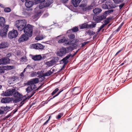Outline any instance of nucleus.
<instances>
[{"mask_svg": "<svg viewBox=\"0 0 132 132\" xmlns=\"http://www.w3.org/2000/svg\"><path fill=\"white\" fill-rule=\"evenodd\" d=\"M123 0H113L114 2L116 4H119L123 2Z\"/></svg>", "mask_w": 132, "mask_h": 132, "instance_id": "79ce46f5", "label": "nucleus"}, {"mask_svg": "<svg viewBox=\"0 0 132 132\" xmlns=\"http://www.w3.org/2000/svg\"><path fill=\"white\" fill-rule=\"evenodd\" d=\"M29 37L27 35L23 34L18 39L19 43L23 42L29 39Z\"/></svg>", "mask_w": 132, "mask_h": 132, "instance_id": "ddd939ff", "label": "nucleus"}, {"mask_svg": "<svg viewBox=\"0 0 132 132\" xmlns=\"http://www.w3.org/2000/svg\"><path fill=\"white\" fill-rule=\"evenodd\" d=\"M5 18L2 17H0V26L1 27L5 26Z\"/></svg>", "mask_w": 132, "mask_h": 132, "instance_id": "6ab92c4d", "label": "nucleus"}, {"mask_svg": "<svg viewBox=\"0 0 132 132\" xmlns=\"http://www.w3.org/2000/svg\"><path fill=\"white\" fill-rule=\"evenodd\" d=\"M4 113V111L2 110L1 109H0V114H2Z\"/></svg>", "mask_w": 132, "mask_h": 132, "instance_id": "4d7b16f0", "label": "nucleus"}, {"mask_svg": "<svg viewBox=\"0 0 132 132\" xmlns=\"http://www.w3.org/2000/svg\"><path fill=\"white\" fill-rule=\"evenodd\" d=\"M4 71L3 69H0V73H4Z\"/></svg>", "mask_w": 132, "mask_h": 132, "instance_id": "603ef678", "label": "nucleus"}, {"mask_svg": "<svg viewBox=\"0 0 132 132\" xmlns=\"http://www.w3.org/2000/svg\"><path fill=\"white\" fill-rule=\"evenodd\" d=\"M48 13H46L45 14L44 16H43V17H47V16H48Z\"/></svg>", "mask_w": 132, "mask_h": 132, "instance_id": "6e6d98bb", "label": "nucleus"}, {"mask_svg": "<svg viewBox=\"0 0 132 132\" xmlns=\"http://www.w3.org/2000/svg\"><path fill=\"white\" fill-rule=\"evenodd\" d=\"M71 42H72V41H71L70 42H68L67 43V44L68 45L70 44H72Z\"/></svg>", "mask_w": 132, "mask_h": 132, "instance_id": "338daca9", "label": "nucleus"}, {"mask_svg": "<svg viewBox=\"0 0 132 132\" xmlns=\"http://www.w3.org/2000/svg\"><path fill=\"white\" fill-rule=\"evenodd\" d=\"M44 46L40 44L35 43L32 44L30 46V48L32 49H35L37 50H42L43 49Z\"/></svg>", "mask_w": 132, "mask_h": 132, "instance_id": "6e6552de", "label": "nucleus"}, {"mask_svg": "<svg viewBox=\"0 0 132 132\" xmlns=\"http://www.w3.org/2000/svg\"><path fill=\"white\" fill-rule=\"evenodd\" d=\"M124 5H125V4L124 3H122V4H120L119 5V9H121L124 6Z\"/></svg>", "mask_w": 132, "mask_h": 132, "instance_id": "49530a36", "label": "nucleus"}, {"mask_svg": "<svg viewBox=\"0 0 132 132\" xmlns=\"http://www.w3.org/2000/svg\"><path fill=\"white\" fill-rule=\"evenodd\" d=\"M110 18H108L106 20H105L104 21V24L105 25H106L108 24L110 20Z\"/></svg>", "mask_w": 132, "mask_h": 132, "instance_id": "e433bc0d", "label": "nucleus"}, {"mask_svg": "<svg viewBox=\"0 0 132 132\" xmlns=\"http://www.w3.org/2000/svg\"><path fill=\"white\" fill-rule=\"evenodd\" d=\"M68 37L70 39H72L75 38V36L73 34H71L70 35H69Z\"/></svg>", "mask_w": 132, "mask_h": 132, "instance_id": "37998d69", "label": "nucleus"}, {"mask_svg": "<svg viewBox=\"0 0 132 132\" xmlns=\"http://www.w3.org/2000/svg\"><path fill=\"white\" fill-rule=\"evenodd\" d=\"M35 14L34 16H32V18L34 20H37L39 17L40 14L42 13V11L40 10L38 7H36L35 9Z\"/></svg>", "mask_w": 132, "mask_h": 132, "instance_id": "39448f33", "label": "nucleus"}, {"mask_svg": "<svg viewBox=\"0 0 132 132\" xmlns=\"http://www.w3.org/2000/svg\"><path fill=\"white\" fill-rule=\"evenodd\" d=\"M68 0H61L62 2L63 3H66Z\"/></svg>", "mask_w": 132, "mask_h": 132, "instance_id": "3c124183", "label": "nucleus"}, {"mask_svg": "<svg viewBox=\"0 0 132 132\" xmlns=\"http://www.w3.org/2000/svg\"><path fill=\"white\" fill-rule=\"evenodd\" d=\"M78 29L77 27H75L73 28L72 29V30L73 32H76L78 31Z\"/></svg>", "mask_w": 132, "mask_h": 132, "instance_id": "a19ab883", "label": "nucleus"}, {"mask_svg": "<svg viewBox=\"0 0 132 132\" xmlns=\"http://www.w3.org/2000/svg\"><path fill=\"white\" fill-rule=\"evenodd\" d=\"M9 26L8 25H5L4 27L0 30V35L2 37L6 36L7 32L8 30Z\"/></svg>", "mask_w": 132, "mask_h": 132, "instance_id": "1a4fd4ad", "label": "nucleus"}, {"mask_svg": "<svg viewBox=\"0 0 132 132\" xmlns=\"http://www.w3.org/2000/svg\"><path fill=\"white\" fill-rule=\"evenodd\" d=\"M0 7H3L4 6L2 4H0Z\"/></svg>", "mask_w": 132, "mask_h": 132, "instance_id": "69168bd1", "label": "nucleus"}, {"mask_svg": "<svg viewBox=\"0 0 132 132\" xmlns=\"http://www.w3.org/2000/svg\"><path fill=\"white\" fill-rule=\"evenodd\" d=\"M27 21L25 20H18L16 21L15 26L18 30L21 31L23 30L27 25Z\"/></svg>", "mask_w": 132, "mask_h": 132, "instance_id": "f03ea898", "label": "nucleus"}, {"mask_svg": "<svg viewBox=\"0 0 132 132\" xmlns=\"http://www.w3.org/2000/svg\"><path fill=\"white\" fill-rule=\"evenodd\" d=\"M23 72L21 73L20 75V76H21L22 77H23L24 76V75L23 74Z\"/></svg>", "mask_w": 132, "mask_h": 132, "instance_id": "052dcab7", "label": "nucleus"}, {"mask_svg": "<svg viewBox=\"0 0 132 132\" xmlns=\"http://www.w3.org/2000/svg\"><path fill=\"white\" fill-rule=\"evenodd\" d=\"M33 27L32 25L28 24L23 29L24 33L29 37H31L32 35Z\"/></svg>", "mask_w": 132, "mask_h": 132, "instance_id": "7ed1b4c3", "label": "nucleus"}, {"mask_svg": "<svg viewBox=\"0 0 132 132\" xmlns=\"http://www.w3.org/2000/svg\"><path fill=\"white\" fill-rule=\"evenodd\" d=\"M13 66L7 65L5 67V69L8 70L12 69L14 68Z\"/></svg>", "mask_w": 132, "mask_h": 132, "instance_id": "c9c22d12", "label": "nucleus"}, {"mask_svg": "<svg viewBox=\"0 0 132 132\" xmlns=\"http://www.w3.org/2000/svg\"><path fill=\"white\" fill-rule=\"evenodd\" d=\"M29 85L30 86L26 89V91L27 92V93H29L35 88V87H34L31 85Z\"/></svg>", "mask_w": 132, "mask_h": 132, "instance_id": "393cba45", "label": "nucleus"}, {"mask_svg": "<svg viewBox=\"0 0 132 132\" xmlns=\"http://www.w3.org/2000/svg\"><path fill=\"white\" fill-rule=\"evenodd\" d=\"M85 1L86 2V3H82L80 5L79 7V9L82 10L84 11L89 10L92 9L94 7L97 6L98 4L97 3V0H94L90 5L87 6V1Z\"/></svg>", "mask_w": 132, "mask_h": 132, "instance_id": "f257e3e1", "label": "nucleus"}, {"mask_svg": "<svg viewBox=\"0 0 132 132\" xmlns=\"http://www.w3.org/2000/svg\"><path fill=\"white\" fill-rule=\"evenodd\" d=\"M39 82L38 78H36L30 80L28 81L27 84L28 85H31L34 87H36V85L35 84L38 83Z\"/></svg>", "mask_w": 132, "mask_h": 132, "instance_id": "f8f14e48", "label": "nucleus"}, {"mask_svg": "<svg viewBox=\"0 0 132 132\" xmlns=\"http://www.w3.org/2000/svg\"><path fill=\"white\" fill-rule=\"evenodd\" d=\"M105 18L102 14L100 15H98L93 17V20L97 22H100V21L105 19Z\"/></svg>", "mask_w": 132, "mask_h": 132, "instance_id": "2eb2a0df", "label": "nucleus"}, {"mask_svg": "<svg viewBox=\"0 0 132 132\" xmlns=\"http://www.w3.org/2000/svg\"><path fill=\"white\" fill-rule=\"evenodd\" d=\"M52 73V72L50 71H49L47 72L42 75V77L45 76H49Z\"/></svg>", "mask_w": 132, "mask_h": 132, "instance_id": "473e14b6", "label": "nucleus"}, {"mask_svg": "<svg viewBox=\"0 0 132 132\" xmlns=\"http://www.w3.org/2000/svg\"><path fill=\"white\" fill-rule=\"evenodd\" d=\"M105 26V24H103L101 26L103 28Z\"/></svg>", "mask_w": 132, "mask_h": 132, "instance_id": "774afa93", "label": "nucleus"}, {"mask_svg": "<svg viewBox=\"0 0 132 132\" xmlns=\"http://www.w3.org/2000/svg\"><path fill=\"white\" fill-rule=\"evenodd\" d=\"M108 9H112L116 7L115 5L113 4L111 2H110L109 1H108Z\"/></svg>", "mask_w": 132, "mask_h": 132, "instance_id": "b1692460", "label": "nucleus"}, {"mask_svg": "<svg viewBox=\"0 0 132 132\" xmlns=\"http://www.w3.org/2000/svg\"><path fill=\"white\" fill-rule=\"evenodd\" d=\"M10 109V108L6 106L4 110H9Z\"/></svg>", "mask_w": 132, "mask_h": 132, "instance_id": "5fc2aeb1", "label": "nucleus"}, {"mask_svg": "<svg viewBox=\"0 0 132 132\" xmlns=\"http://www.w3.org/2000/svg\"><path fill=\"white\" fill-rule=\"evenodd\" d=\"M45 37V36L42 35H39L35 37V39L37 40H40L43 39Z\"/></svg>", "mask_w": 132, "mask_h": 132, "instance_id": "5701e85b", "label": "nucleus"}, {"mask_svg": "<svg viewBox=\"0 0 132 132\" xmlns=\"http://www.w3.org/2000/svg\"><path fill=\"white\" fill-rule=\"evenodd\" d=\"M34 5V3L31 1L28 0L25 3V6L28 8H30Z\"/></svg>", "mask_w": 132, "mask_h": 132, "instance_id": "dca6fc26", "label": "nucleus"}, {"mask_svg": "<svg viewBox=\"0 0 132 132\" xmlns=\"http://www.w3.org/2000/svg\"><path fill=\"white\" fill-rule=\"evenodd\" d=\"M11 11V9L9 7H6L4 8V11L6 12H9Z\"/></svg>", "mask_w": 132, "mask_h": 132, "instance_id": "f704fd0d", "label": "nucleus"}, {"mask_svg": "<svg viewBox=\"0 0 132 132\" xmlns=\"http://www.w3.org/2000/svg\"><path fill=\"white\" fill-rule=\"evenodd\" d=\"M18 79V78L17 77H10L9 81L11 83H12L15 80Z\"/></svg>", "mask_w": 132, "mask_h": 132, "instance_id": "cd10ccee", "label": "nucleus"}, {"mask_svg": "<svg viewBox=\"0 0 132 132\" xmlns=\"http://www.w3.org/2000/svg\"><path fill=\"white\" fill-rule=\"evenodd\" d=\"M61 38L58 41L59 43H61L67 42V40L66 39L65 37L63 36L61 37Z\"/></svg>", "mask_w": 132, "mask_h": 132, "instance_id": "a878e982", "label": "nucleus"}, {"mask_svg": "<svg viewBox=\"0 0 132 132\" xmlns=\"http://www.w3.org/2000/svg\"><path fill=\"white\" fill-rule=\"evenodd\" d=\"M15 91V89L12 88L9 89L6 91L2 93L1 95L3 96H12Z\"/></svg>", "mask_w": 132, "mask_h": 132, "instance_id": "0eeeda50", "label": "nucleus"}, {"mask_svg": "<svg viewBox=\"0 0 132 132\" xmlns=\"http://www.w3.org/2000/svg\"><path fill=\"white\" fill-rule=\"evenodd\" d=\"M75 42L74 43H77L78 42H79V40L77 39H76V40H75Z\"/></svg>", "mask_w": 132, "mask_h": 132, "instance_id": "e2e57ef3", "label": "nucleus"}, {"mask_svg": "<svg viewBox=\"0 0 132 132\" xmlns=\"http://www.w3.org/2000/svg\"><path fill=\"white\" fill-rule=\"evenodd\" d=\"M108 11V12H109L110 13L113 12V10H109Z\"/></svg>", "mask_w": 132, "mask_h": 132, "instance_id": "680f3d73", "label": "nucleus"}, {"mask_svg": "<svg viewBox=\"0 0 132 132\" xmlns=\"http://www.w3.org/2000/svg\"><path fill=\"white\" fill-rule=\"evenodd\" d=\"M63 114L62 113H60L58 115L57 118L58 119H60L61 117L63 116Z\"/></svg>", "mask_w": 132, "mask_h": 132, "instance_id": "a18cd8bd", "label": "nucleus"}, {"mask_svg": "<svg viewBox=\"0 0 132 132\" xmlns=\"http://www.w3.org/2000/svg\"><path fill=\"white\" fill-rule=\"evenodd\" d=\"M50 117H49L48 119L44 123V125H45L48 122V121H49V120H50Z\"/></svg>", "mask_w": 132, "mask_h": 132, "instance_id": "864d4df0", "label": "nucleus"}, {"mask_svg": "<svg viewBox=\"0 0 132 132\" xmlns=\"http://www.w3.org/2000/svg\"><path fill=\"white\" fill-rule=\"evenodd\" d=\"M23 14L24 15H26V16L27 17L28 16H29V13L28 12H23Z\"/></svg>", "mask_w": 132, "mask_h": 132, "instance_id": "de8ad7c7", "label": "nucleus"}, {"mask_svg": "<svg viewBox=\"0 0 132 132\" xmlns=\"http://www.w3.org/2000/svg\"><path fill=\"white\" fill-rule=\"evenodd\" d=\"M58 90L59 89L57 88H56L53 92L51 94L52 95H54Z\"/></svg>", "mask_w": 132, "mask_h": 132, "instance_id": "c03bdc74", "label": "nucleus"}, {"mask_svg": "<svg viewBox=\"0 0 132 132\" xmlns=\"http://www.w3.org/2000/svg\"><path fill=\"white\" fill-rule=\"evenodd\" d=\"M89 25L87 24L86 23L83 24L80 26V28L81 29L89 28Z\"/></svg>", "mask_w": 132, "mask_h": 132, "instance_id": "7c9ffc66", "label": "nucleus"}, {"mask_svg": "<svg viewBox=\"0 0 132 132\" xmlns=\"http://www.w3.org/2000/svg\"><path fill=\"white\" fill-rule=\"evenodd\" d=\"M11 101V98L6 97L3 98L1 100V102L3 103H9Z\"/></svg>", "mask_w": 132, "mask_h": 132, "instance_id": "aec40b11", "label": "nucleus"}, {"mask_svg": "<svg viewBox=\"0 0 132 132\" xmlns=\"http://www.w3.org/2000/svg\"><path fill=\"white\" fill-rule=\"evenodd\" d=\"M67 53L65 48L62 47L57 52L56 54L58 56H62L64 55Z\"/></svg>", "mask_w": 132, "mask_h": 132, "instance_id": "9b49d317", "label": "nucleus"}, {"mask_svg": "<svg viewBox=\"0 0 132 132\" xmlns=\"http://www.w3.org/2000/svg\"><path fill=\"white\" fill-rule=\"evenodd\" d=\"M108 1H107L105 3V4H103L102 5V7L105 9H108Z\"/></svg>", "mask_w": 132, "mask_h": 132, "instance_id": "2f4dec72", "label": "nucleus"}, {"mask_svg": "<svg viewBox=\"0 0 132 132\" xmlns=\"http://www.w3.org/2000/svg\"><path fill=\"white\" fill-rule=\"evenodd\" d=\"M40 72L39 71L37 73L36 72H32L30 74V76L31 77H34L36 76L37 74H39Z\"/></svg>", "mask_w": 132, "mask_h": 132, "instance_id": "72a5a7b5", "label": "nucleus"}, {"mask_svg": "<svg viewBox=\"0 0 132 132\" xmlns=\"http://www.w3.org/2000/svg\"><path fill=\"white\" fill-rule=\"evenodd\" d=\"M71 55L70 54H69L63 58L61 60V61H63V62L64 63V64L67 63V60L71 56Z\"/></svg>", "mask_w": 132, "mask_h": 132, "instance_id": "bb28decb", "label": "nucleus"}, {"mask_svg": "<svg viewBox=\"0 0 132 132\" xmlns=\"http://www.w3.org/2000/svg\"><path fill=\"white\" fill-rule=\"evenodd\" d=\"M11 54L10 53H9L6 56L7 57H9L11 56Z\"/></svg>", "mask_w": 132, "mask_h": 132, "instance_id": "13d9d810", "label": "nucleus"}, {"mask_svg": "<svg viewBox=\"0 0 132 132\" xmlns=\"http://www.w3.org/2000/svg\"><path fill=\"white\" fill-rule=\"evenodd\" d=\"M86 43H87L86 42H85L82 43V46H84L86 44Z\"/></svg>", "mask_w": 132, "mask_h": 132, "instance_id": "bf43d9fd", "label": "nucleus"}, {"mask_svg": "<svg viewBox=\"0 0 132 132\" xmlns=\"http://www.w3.org/2000/svg\"><path fill=\"white\" fill-rule=\"evenodd\" d=\"M32 58L35 61H38L42 59V57L40 55H36L32 56Z\"/></svg>", "mask_w": 132, "mask_h": 132, "instance_id": "f3484780", "label": "nucleus"}, {"mask_svg": "<svg viewBox=\"0 0 132 132\" xmlns=\"http://www.w3.org/2000/svg\"><path fill=\"white\" fill-rule=\"evenodd\" d=\"M28 0H21V1L22 2H26Z\"/></svg>", "mask_w": 132, "mask_h": 132, "instance_id": "0e129e2a", "label": "nucleus"}, {"mask_svg": "<svg viewBox=\"0 0 132 132\" xmlns=\"http://www.w3.org/2000/svg\"><path fill=\"white\" fill-rule=\"evenodd\" d=\"M65 49L67 53H68L71 51L73 50V49L72 46H70L65 48Z\"/></svg>", "mask_w": 132, "mask_h": 132, "instance_id": "c756f323", "label": "nucleus"}, {"mask_svg": "<svg viewBox=\"0 0 132 132\" xmlns=\"http://www.w3.org/2000/svg\"><path fill=\"white\" fill-rule=\"evenodd\" d=\"M46 64L49 66H51L53 64V61H51L47 62H46Z\"/></svg>", "mask_w": 132, "mask_h": 132, "instance_id": "58836bf2", "label": "nucleus"}, {"mask_svg": "<svg viewBox=\"0 0 132 132\" xmlns=\"http://www.w3.org/2000/svg\"><path fill=\"white\" fill-rule=\"evenodd\" d=\"M81 0H72L71 2L75 7L78 6Z\"/></svg>", "mask_w": 132, "mask_h": 132, "instance_id": "a211bd4d", "label": "nucleus"}, {"mask_svg": "<svg viewBox=\"0 0 132 132\" xmlns=\"http://www.w3.org/2000/svg\"><path fill=\"white\" fill-rule=\"evenodd\" d=\"M14 96L15 98V99L13 101L15 103H17L20 101L21 100V98H22V95L18 92L14 93Z\"/></svg>", "mask_w": 132, "mask_h": 132, "instance_id": "9d476101", "label": "nucleus"}, {"mask_svg": "<svg viewBox=\"0 0 132 132\" xmlns=\"http://www.w3.org/2000/svg\"><path fill=\"white\" fill-rule=\"evenodd\" d=\"M62 91V90L60 91L57 94H56L52 98H50V99L49 100L48 99L47 100L45 101V102H44V104H47L48 102L50 101V100L53 99V98H54L55 97L57 96L60 93H61V92Z\"/></svg>", "mask_w": 132, "mask_h": 132, "instance_id": "c85d7f7f", "label": "nucleus"}, {"mask_svg": "<svg viewBox=\"0 0 132 132\" xmlns=\"http://www.w3.org/2000/svg\"><path fill=\"white\" fill-rule=\"evenodd\" d=\"M18 35L17 31L16 30L14 29L10 31L8 34V37L9 38L11 39L16 38L17 36Z\"/></svg>", "mask_w": 132, "mask_h": 132, "instance_id": "423d86ee", "label": "nucleus"}, {"mask_svg": "<svg viewBox=\"0 0 132 132\" xmlns=\"http://www.w3.org/2000/svg\"><path fill=\"white\" fill-rule=\"evenodd\" d=\"M40 2H42L39 5V7H38L40 9L49 6L52 3L51 1L48 0L45 1V0H41Z\"/></svg>", "mask_w": 132, "mask_h": 132, "instance_id": "20e7f679", "label": "nucleus"}, {"mask_svg": "<svg viewBox=\"0 0 132 132\" xmlns=\"http://www.w3.org/2000/svg\"><path fill=\"white\" fill-rule=\"evenodd\" d=\"M122 26V25H121L117 29L116 31H118L120 29H121Z\"/></svg>", "mask_w": 132, "mask_h": 132, "instance_id": "09e8293b", "label": "nucleus"}, {"mask_svg": "<svg viewBox=\"0 0 132 132\" xmlns=\"http://www.w3.org/2000/svg\"><path fill=\"white\" fill-rule=\"evenodd\" d=\"M26 68H28L29 69H31L32 68V67L29 64H28L27 65Z\"/></svg>", "mask_w": 132, "mask_h": 132, "instance_id": "8fccbe9b", "label": "nucleus"}, {"mask_svg": "<svg viewBox=\"0 0 132 132\" xmlns=\"http://www.w3.org/2000/svg\"><path fill=\"white\" fill-rule=\"evenodd\" d=\"M8 46V44L6 42L2 43L0 44V48H5Z\"/></svg>", "mask_w": 132, "mask_h": 132, "instance_id": "4be33fe9", "label": "nucleus"}, {"mask_svg": "<svg viewBox=\"0 0 132 132\" xmlns=\"http://www.w3.org/2000/svg\"><path fill=\"white\" fill-rule=\"evenodd\" d=\"M102 11L101 9L99 8H96L93 10V12L95 14H98Z\"/></svg>", "mask_w": 132, "mask_h": 132, "instance_id": "412c9836", "label": "nucleus"}, {"mask_svg": "<svg viewBox=\"0 0 132 132\" xmlns=\"http://www.w3.org/2000/svg\"><path fill=\"white\" fill-rule=\"evenodd\" d=\"M96 23V22L92 23V24L91 25H88L89 28H94L95 27Z\"/></svg>", "mask_w": 132, "mask_h": 132, "instance_id": "ea45409f", "label": "nucleus"}, {"mask_svg": "<svg viewBox=\"0 0 132 132\" xmlns=\"http://www.w3.org/2000/svg\"><path fill=\"white\" fill-rule=\"evenodd\" d=\"M10 60L9 58L4 57L0 59V64H5L9 63Z\"/></svg>", "mask_w": 132, "mask_h": 132, "instance_id": "4468645a", "label": "nucleus"}, {"mask_svg": "<svg viewBox=\"0 0 132 132\" xmlns=\"http://www.w3.org/2000/svg\"><path fill=\"white\" fill-rule=\"evenodd\" d=\"M110 13L108 12V11H107L105 12L103 14L105 18H106V16L110 14Z\"/></svg>", "mask_w": 132, "mask_h": 132, "instance_id": "4c0bfd02", "label": "nucleus"}]
</instances>
